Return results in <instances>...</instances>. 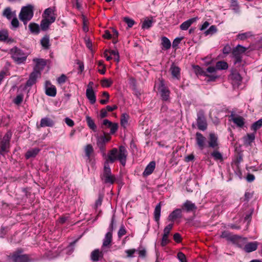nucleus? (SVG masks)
I'll list each match as a JSON object with an SVG mask.
<instances>
[{
  "label": "nucleus",
  "instance_id": "49530a36",
  "mask_svg": "<svg viewBox=\"0 0 262 262\" xmlns=\"http://www.w3.org/2000/svg\"><path fill=\"white\" fill-rule=\"evenodd\" d=\"M8 37V33L7 30H0V40H6Z\"/></svg>",
  "mask_w": 262,
  "mask_h": 262
},
{
  "label": "nucleus",
  "instance_id": "f257e3e1",
  "mask_svg": "<svg viewBox=\"0 0 262 262\" xmlns=\"http://www.w3.org/2000/svg\"><path fill=\"white\" fill-rule=\"evenodd\" d=\"M126 156L127 151L124 146H120L119 151L116 148H114L110 151L104 163L103 173L102 176V180L105 183L112 184L116 180V177L112 174L109 163H113L118 160L121 164L124 166L126 163Z\"/></svg>",
  "mask_w": 262,
  "mask_h": 262
},
{
  "label": "nucleus",
  "instance_id": "ddd939ff",
  "mask_svg": "<svg viewBox=\"0 0 262 262\" xmlns=\"http://www.w3.org/2000/svg\"><path fill=\"white\" fill-rule=\"evenodd\" d=\"M209 146L216 148L218 146L217 136L214 133H210L208 137Z\"/></svg>",
  "mask_w": 262,
  "mask_h": 262
},
{
  "label": "nucleus",
  "instance_id": "5fc2aeb1",
  "mask_svg": "<svg viewBox=\"0 0 262 262\" xmlns=\"http://www.w3.org/2000/svg\"><path fill=\"white\" fill-rule=\"evenodd\" d=\"M12 19V21H11V25L12 26V27L13 28H18L19 27V23L18 21V19L16 17V16H15V17H14Z\"/></svg>",
  "mask_w": 262,
  "mask_h": 262
},
{
  "label": "nucleus",
  "instance_id": "4468645a",
  "mask_svg": "<svg viewBox=\"0 0 262 262\" xmlns=\"http://www.w3.org/2000/svg\"><path fill=\"white\" fill-rule=\"evenodd\" d=\"M196 141L199 148L203 150L205 146L206 138L201 133H196Z\"/></svg>",
  "mask_w": 262,
  "mask_h": 262
},
{
  "label": "nucleus",
  "instance_id": "c03bdc74",
  "mask_svg": "<svg viewBox=\"0 0 262 262\" xmlns=\"http://www.w3.org/2000/svg\"><path fill=\"white\" fill-rule=\"evenodd\" d=\"M128 116L123 114L121 119V124L123 127H126L128 123Z\"/></svg>",
  "mask_w": 262,
  "mask_h": 262
},
{
  "label": "nucleus",
  "instance_id": "f8f14e48",
  "mask_svg": "<svg viewBox=\"0 0 262 262\" xmlns=\"http://www.w3.org/2000/svg\"><path fill=\"white\" fill-rule=\"evenodd\" d=\"M46 94L51 97H54L56 95V89L55 86L51 84L49 81L45 83Z\"/></svg>",
  "mask_w": 262,
  "mask_h": 262
},
{
  "label": "nucleus",
  "instance_id": "3c124183",
  "mask_svg": "<svg viewBox=\"0 0 262 262\" xmlns=\"http://www.w3.org/2000/svg\"><path fill=\"white\" fill-rule=\"evenodd\" d=\"M67 79V77L65 75L62 74L60 77H59L57 79V81L59 84L61 85V84L64 83L66 81Z\"/></svg>",
  "mask_w": 262,
  "mask_h": 262
},
{
  "label": "nucleus",
  "instance_id": "052dcab7",
  "mask_svg": "<svg viewBox=\"0 0 262 262\" xmlns=\"http://www.w3.org/2000/svg\"><path fill=\"white\" fill-rule=\"evenodd\" d=\"M23 99V96L22 95H18L15 98L14 102L15 104H18L22 102Z\"/></svg>",
  "mask_w": 262,
  "mask_h": 262
},
{
  "label": "nucleus",
  "instance_id": "0eeeda50",
  "mask_svg": "<svg viewBox=\"0 0 262 262\" xmlns=\"http://www.w3.org/2000/svg\"><path fill=\"white\" fill-rule=\"evenodd\" d=\"M35 66L33 71L39 72L41 73V71L44 69L46 66V61L43 59L34 58L33 60Z\"/></svg>",
  "mask_w": 262,
  "mask_h": 262
},
{
  "label": "nucleus",
  "instance_id": "bb28decb",
  "mask_svg": "<svg viewBox=\"0 0 262 262\" xmlns=\"http://www.w3.org/2000/svg\"><path fill=\"white\" fill-rule=\"evenodd\" d=\"M54 123L52 120L48 118H42L40 121V127L53 126Z\"/></svg>",
  "mask_w": 262,
  "mask_h": 262
},
{
  "label": "nucleus",
  "instance_id": "dca6fc26",
  "mask_svg": "<svg viewBox=\"0 0 262 262\" xmlns=\"http://www.w3.org/2000/svg\"><path fill=\"white\" fill-rule=\"evenodd\" d=\"M55 21L54 17H51L50 20L47 18H43L40 23V28L43 31L47 30L50 25Z\"/></svg>",
  "mask_w": 262,
  "mask_h": 262
},
{
  "label": "nucleus",
  "instance_id": "ea45409f",
  "mask_svg": "<svg viewBox=\"0 0 262 262\" xmlns=\"http://www.w3.org/2000/svg\"><path fill=\"white\" fill-rule=\"evenodd\" d=\"M252 36H253V34H252V32H248L239 34L237 36V38L241 40H245V39H246L247 38H250V37H251Z\"/></svg>",
  "mask_w": 262,
  "mask_h": 262
},
{
  "label": "nucleus",
  "instance_id": "0e129e2a",
  "mask_svg": "<svg viewBox=\"0 0 262 262\" xmlns=\"http://www.w3.org/2000/svg\"><path fill=\"white\" fill-rule=\"evenodd\" d=\"M65 122L69 126L72 127L74 125V121L70 119L69 118H65Z\"/></svg>",
  "mask_w": 262,
  "mask_h": 262
},
{
  "label": "nucleus",
  "instance_id": "2f4dec72",
  "mask_svg": "<svg viewBox=\"0 0 262 262\" xmlns=\"http://www.w3.org/2000/svg\"><path fill=\"white\" fill-rule=\"evenodd\" d=\"M215 68L216 70H226L228 69V64L225 61H220L216 62Z\"/></svg>",
  "mask_w": 262,
  "mask_h": 262
},
{
  "label": "nucleus",
  "instance_id": "72a5a7b5",
  "mask_svg": "<svg viewBox=\"0 0 262 262\" xmlns=\"http://www.w3.org/2000/svg\"><path fill=\"white\" fill-rule=\"evenodd\" d=\"M30 31L32 33L38 34L39 32V26L36 23H30L29 25Z\"/></svg>",
  "mask_w": 262,
  "mask_h": 262
},
{
  "label": "nucleus",
  "instance_id": "a878e982",
  "mask_svg": "<svg viewBox=\"0 0 262 262\" xmlns=\"http://www.w3.org/2000/svg\"><path fill=\"white\" fill-rule=\"evenodd\" d=\"M216 71V68L213 67H209L206 69V71H205V72H206V73L210 75L207 76L210 77L211 80H214L217 77V76L215 75Z\"/></svg>",
  "mask_w": 262,
  "mask_h": 262
},
{
  "label": "nucleus",
  "instance_id": "9b49d317",
  "mask_svg": "<svg viewBox=\"0 0 262 262\" xmlns=\"http://www.w3.org/2000/svg\"><path fill=\"white\" fill-rule=\"evenodd\" d=\"M102 125L105 128H110L111 134H114L118 129V125L117 123H113L107 119H104L103 121Z\"/></svg>",
  "mask_w": 262,
  "mask_h": 262
},
{
  "label": "nucleus",
  "instance_id": "de8ad7c7",
  "mask_svg": "<svg viewBox=\"0 0 262 262\" xmlns=\"http://www.w3.org/2000/svg\"><path fill=\"white\" fill-rule=\"evenodd\" d=\"M100 252L98 250H94L91 254V258L94 261H97L99 259V257L100 256Z\"/></svg>",
  "mask_w": 262,
  "mask_h": 262
},
{
  "label": "nucleus",
  "instance_id": "864d4df0",
  "mask_svg": "<svg viewBox=\"0 0 262 262\" xmlns=\"http://www.w3.org/2000/svg\"><path fill=\"white\" fill-rule=\"evenodd\" d=\"M173 227L172 224H170L166 226L164 229V235H169L170 230L172 229Z\"/></svg>",
  "mask_w": 262,
  "mask_h": 262
},
{
  "label": "nucleus",
  "instance_id": "8fccbe9b",
  "mask_svg": "<svg viewBox=\"0 0 262 262\" xmlns=\"http://www.w3.org/2000/svg\"><path fill=\"white\" fill-rule=\"evenodd\" d=\"M102 95H103V96L105 97L106 99L100 100V102L102 104H106L108 102V100H109V97H110L109 94L106 92H103L102 93Z\"/></svg>",
  "mask_w": 262,
  "mask_h": 262
},
{
  "label": "nucleus",
  "instance_id": "603ef678",
  "mask_svg": "<svg viewBox=\"0 0 262 262\" xmlns=\"http://www.w3.org/2000/svg\"><path fill=\"white\" fill-rule=\"evenodd\" d=\"M123 20L125 23L127 24L129 28L132 27L135 24V21L133 19L129 18L128 17H124L123 18Z\"/></svg>",
  "mask_w": 262,
  "mask_h": 262
},
{
  "label": "nucleus",
  "instance_id": "7c9ffc66",
  "mask_svg": "<svg viewBox=\"0 0 262 262\" xmlns=\"http://www.w3.org/2000/svg\"><path fill=\"white\" fill-rule=\"evenodd\" d=\"M161 215V205L159 203L158 204L155 209L154 211V217L155 221L159 223Z\"/></svg>",
  "mask_w": 262,
  "mask_h": 262
},
{
  "label": "nucleus",
  "instance_id": "09e8293b",
  "mask_svg": "<svg viewBox=\"0 0 262 262\" xmlns=\"http://www.w3.org/2000/svg\"><path fill=\"white\" fill-rule=\"evenodd\" d=\"M211 156L215 160H222L223 157L222 154L217 151H214L211 154Z\"/></svg>",
  "mask_w": 262,
  "mask_h": 262
},
{
  "label": "nucleus",
  "instance_id": "37998d69",
  "mask_svg": "<svg viewBox=\"0 0 262 262\" xmlns=\"http://www.w3.org/2000/svg\"><path fill=\"white\" fill-rule=\"evenodd\" d=\"M241 50H233V55H234L235 57V64L239 62L241 60V53L239 52Z\"/></svg>",
  "mask_w": 262,
  "mask_h": 262
},
{
  "label": "nucleus",
  "instance_id": "4be33fe9",
  "mask_svg": "<svg viewBox=\"0 0 262 262\" xmlns=\"http://www.w3.org/2000/svg\"><path fill=\"white\" fill-rule=\"evenodd\" d=\"M156 166V163L154 161L150 162L145 168L143 172V175L145 176L150 174L154 170Z\"/></svg>",
  "mask_w": 262,
  "mask_h": 262
},
{
  "label": "nucleus",
  "instance_id": "f3484780",
  "mask_svg": "<svg viewBox=\"0 0 262 262\" xmlns=\"http://www.w3.org/2000/svg\"><path fill=\"white\" fill-rule=\"evenodd\" d=\"M54 11L55 10L54 8H49L46 9L42 14V18H45L50 20L51 17H53L55 18V20L56 16L54 13Z\"/></svg>",
  "mask_w": 262,
  "mask_h": 262
},
{
  "label": "nucleus",
  "instance_id": "9d476101",
  "mask_svg": "<svg viewBox=\"0 0 262 262\" xmlns=\"http://www.w3.org/2000/svg\"><path fill=\"white\" fill-rule=\"evenodd\" d=\"M111 137L109 134H104V135L101 136L97 137V144L98 146L100 149H103L104 146V144L108 142L111 140Z\"/></svg>",
  "mask_w": 262,
  "mask_h": 262
},
{
  "label": "nucleus",
  "instance_id": "393cba45",
  "mask_svg": "<svg viewBox=\"0 0 262 262\" xmlns=\"http://www.w3.org/2000/svg\"><path fill=\"white\" fill-rule=\"evenodd\" d=\"M86 96L91 103L94 104L95 103L96 98L94 90H86Z\"/></svg>",
  "mask_w": 262,
  "mask_h": 262
},
{
  "label": "nucleus",
  "instance_id": "f03ea898",
  "mask_svg": "<svg viewBox=\"0 0 262 262\" xmlns=\"http://www.w3.org/2000/svg\"><path fill=\"white\" fill-rule=\"evenodd\" d=\"M34 7L31 5H28L23 7L19 14V18L25 25L30 21L33 16Z\"/></svg>",
  "mask_w": 262,
  "mask_h": 262
},
{
  "label": "nucleus",
  "instance_id": "c85d7f7f",
  "mask_svg": "<svg viewBox=\"0 0 262 262\" xmlns=\"http://www.w3.org/2000/svg\"><path fill=\"white\" fill-rule=\"evenodd\" d=\"M112 234L111 232H108L104 237L103 243L102 247L104 248L105 247L108 246L112 242Z\"/></svg>",
  "mask_w": 262,
  "mask_h": 262
},
{
  "label": "nucleus",
  "instance_id": "423d86ee",
  "mask_svg": "<svg viewBox=\"0 0 262 262\" xmlns=\"http://www.w3.org/2000/svg\"><path fill=\"white\" fill-rule=\"evenodd\" d=\"M10 259L13 262H29L30 258L27 255L21 254L20 252H17L14 253Z\"/></svg>",
  "mask_w": 262,
  "mask_h": 262
},
{
  "label": "nucleus",
  "instance_id": "e2e57ef3",
  "mask_svg": "<svg viewBox=\"0 0 262 262\" xmlns=\"http://www.w3.org/2000/svg\"><path fill=\"white\" fill-rule=\"evenodd\" d=\"M102 36L106 39H110L112 38V35L108 30H105Z\"/></svg>",
  "mask_w": 262,
  "mask_h": 262
},
{
  "label": "nucleus",
  "instance_id": "2eb2a0df",
  "mask_svg": "<svg viewBox=\"0 0 262 262\" xmlns=\"http://www.w3.org/2000/svg\"><path fill=\"white\" fill-rule=\"evenodd\" d=\"M231 120L239 127H242L244 125L245 122L244 119L238 115L235 114H232L230 116Z\"/></svg>",
  "mask_w": 262,
  "mask_h": 262
},
{
  "label": "nucleus",
  "instance_id": "cd10ccee",
  "mask_svg": "<svg viewBox=\"0 0 262 262\" xmlns=\"http://www.w3.org/2000/svg\"><path fill=\"white\" fill-rule=\"evenodd\" d=\"M171 75L173 78L179 79L180 76V70L179 67L172 65L170 68Z\"/></svg>",
  "mask_w": 262,
  "mask_h": 262
},
{
  "label": "nucleus",
  "instance_id": "1a4fd4ad",
  "mask_svg": "<svg viewBox=\"0 0 262 262\" xmlns=\"http://www.w3.org/2000/svg\"><path fill=\"white\" fill-rule=\"evenodd\" d=\"M41 73L36 71H33L30 75L28 80L26 83V86H31L34 84L37 80V79L40 77Z\"/></svg>",
  "mask_w": 262,
  "mask_h": 262
},
{
  "label": "nucleus",
  "instance_id": "473e14b6",
  "mask_svg": "<svg viewBox=\"0 0 262 262\" xmlns=\"http://www.w3.org/2000/svg\"><path fill=\"white\" fill-rule=\"evenodd\" d=\"M193 68L194 71L198 75L210 76L209 74L206 73V72H205V71L198 66H193Z\"/></svg>",
  "mask_w": 262,
  "mask_h": 262
},
{
  "label": "nucleus",
  "instance_id": "774afa93",
  "mask_svg": "<svg viewBox=\"0 0 262 262\" xmlns=\"http://www.w3.org/2000/svg\"><path fill=\"white\" fill-rule=\"evenodd\" d=\"M107 109L106 110H105V109H102L101 110L100 114V116L101 118H104L106 116H107Z\"/></svg>",
  "mask_w": 262,
  "mask_h": 262
},
{
  "label": "nucleus",
  "instance_id": "a19ab883",
  "mask_svg": "<svg viewBox=\"0 0 262 262\" xmlns=\"http://www.w3.org/2000/svg\"><path fill=\"white\" fill-rule=\"evenodd\" d=\"M183 207L187 211H192L195 209L194 204L188 201L184 204Z\"/></svg>",
  "mask_w": 262,
  "mask_h": 262
},
{
  "label": "nucleus",
  "instance_id": "7ed1b4c3",
  "mask_svg": "<svg viewBox=\"0 0 262 262\" xmlns=\"http://www.w3.org/2000/svg\"><path fill=\"white\" fill-rule=\"evenodd\" d=\"M155 89H157L160 93L162 99L164 100H167L169 98V91L165 86L164 81L162 79H159V81L156 83Z\"/></svg>",
  "mask_w": 262,
  "mask_h": 262
},
{
  "label": "nucleus",
  "instance_id": "6e6552de",
  "mask_svg": "<svg viewBox=\"0 0 262 262\" xmlns=\"http://www.w3.org/2000/svg\"><path fill=\"white\" fill-rule=\"evenodd\" d=\"M104 56L107 60L114 59L115 60L119 62V56L118 50H105Z\"/></svg>",
  "mask_w": 262,
  "mask_h": 262
},
{
  "label": "nucleus",
  "instance_id": "4d7b16f0",
  "mask_svg": "<svg viewBox=\"0 0 262 262\" xmlns=\"http://www.w3.org/2000/svg\"><path fill=\"white\" fill-rule=\"evenodd\" d=\"M177 257L181 262H186V256L183 253L179 252Z\"/></svg>",
  "mask_w": 262,
  "mask_h": 262
},
{
  "label": "nucleus",
  "instance_id": "e433bc0d",
  "mask_svg": "<svg viewBox=\"0 0 262 262\" xmlns=\"http://www.w3.org/2000/svg\"><path fill=\"white\" fill-rule=\"evenodd\" d=\"M40 43L42 47L45 48H49L50 47V40L49 36H44L41 39Z\"/></svg>",
  "mask_w": 262,
  "mask_h": 262
},
{
  "label": "nucleus",
  "instance_id": "4c0bfd02",
  "mask_svg": "<svg viewBox=\"0 0 262 262\" xmlns=\"http://www.w3.org/2000/svg\"><path fill=\"white\" fill-rule=\"evenodd\" d=\"M113 83V81L111 79L104 78L101 80V84L103 88H108Z\"/></svg>",
  "mask_w": 262,
  "mask_h": 262
},
{
  "label": "nucleus",
  "instance_id": "58836bf2",
  "mask_svg": "<svg viewBox=\"0 0 262 262\" xmlns=\"http://www.w3.org/2000/svg\"><path fill=\"white\" fill-rule=\"evenodd\" d=\"M86 121L89 127L93 130H95L96 126L93 119L90 116H86Z\"/></svg>",
  "mask_w": 262,
  "mask_h": 262
},
{
  "label": "nucleus",
  "instance_id": "412c9836",
  "mask_svg": "<svg viewBox=\"0 0 262 262\" xmlns=\"http://www.w3.org/2000/svg\"><path fill=\"white\" fill-rule=\"evenodd\" d=\"M3 15L10 20L16 16V12L12 11L10 7H7L3 11Z\"/></svg>",
  "mask_w": 262,
  "mask_h": 262
},
{
  "label": "nucleus",
  "instance_id": "20e7f679",
  "mask_svg": "<svg viewBox=\"0 0 262 262\" xmlns=\"http://www.w3.org/2000/svg\"><path fill=\"white\" fill-rule=\"evenodd\" d=\"M11 54L12 58L17 63L24 62L27 58L28 55L25 53L23 50H11Z\"/></svg>",
  "mask_w": 262,
  "mask_h": 262
},
{
  "label": "nucleus",
  "instance_id": "bf43d9fd",
  "mask_svg": "<svg viewBox=\"0 0 262 262\" xmlns=\"http://www.w3.org/2000/svg\"><path fill=\"white\" fill-rule=\"evenodd\" d=\"M169 241L168 236L163 234L161 242V245L162 246H165L169 243Z\"/></svg>",
  "mask_w": 262,
  "mask_h": 262
},
{
  "label": "nucleus",
  "instance_id": "680f3d73",
  "mask_svg": "<svg viewBox=\"0 0 262 262\" xmlns=\"http://www.w3.org/2000/svg\"><path fill=\"white\" fill-rule=\"evenodd\" d=\"M137 251L135 249L127 250L125 251V253L127 255V257H130L133 256V254Z\"/></svg>",
  "mask_w": 262,
  "mask_h": 262
},
{
  "label": "nucleus",
  "instance_id": "a18cd8bd",
  "mask_svg": "<svg viewBox=\"0 0 262 262\" xmlns=\"http://www.w3.org/2000/svg\"><path fill=\"white\" fill-rule=\"evenodd\" d=\"M217 31V29H216V27L214 26V25H212L210 27V28L207 30H206L205 32V35H212L213 34L216 33Z\"/></svg>",
  "mask_w": 262,
  "mask_h": 262
},
{
  "label": "nucleus",
  "instance_id": "c756f323",
  "mask_svg": "<svg viewBox=\"0 0 262 262\" xmlns=\"http://www.w3.org/2000/svg\"><path fill=\"white\" fill-rule=\"evenodd\" d=\"M40 149L38 148H35L29 150L26 154V157L27 159H29L32 157H35L39 152Z\"/></svg>",
  "mask_w": 262,
  "mask_h": 262
},
{
  "label": "nucleus",
  "instance_id": "6ab92c4d",
  "mask_svg": "<svg viewBox=\"0 0 262 262\" xmlns=\"http://www.w3.org/2000/svg\"><path fill=\"white\" fill-rule=\"evenodd\" d=\"M197 126L199 129L205 130L207 128L206 119L203 116H198L197 119Z\"/></svg>",
  "mask_w": 262,
  "mask_h": 262
},
{
  "label": "nucleus",
  "instance_id": "13d9d810",
  "mask_svg": "<svg viewBox=\"0 0 262 262\" xmlns=\"http://www.w3.org/2000/svg\"><path fill=\"white\" fill-rule=\"evenodd\" d=\"M183 37H178L174 39L172 42V47L173 48H177L178 45L180 43L181 41L182 40Z\"/></svg>",
  "mask_w": 262,
  "mask_h": 262
},
{
  "label": "nucleus",
  "instance_id": "6e6d98bb",
  "mask_svg": "<svg viewBox=\"0 0 262 262\" xmlns=\"http://www.w3.org/2000/svg\"><path fill=\"white\" fill-rule=\"evenodd\" d=\"M255 139V136L253 134H248L247 136L245 138V141L246 143L250 144Z\"/></svg>",
  "mask_w": 262,
  "mask_h": 262
},
{
  "label": "nucleus",
  "instance_id": "338daca9",
  "mask_svg": "<svg viewBox=\"0 0 262 262\" xmlns=\"http://www.w3.org/2000/svg\"><path fill=\"white\" fill-rule=\"evenodd\" d=\"M126 233L125 230L123 227H121L120 228L118 234L119 237H121L124 235Z\"/></svg>",
  "mask_w": 262,
  "mask_h": 262
},
{
  "label": "nucleus",
  "instance_id": "5701e85b",
  "mask_svg": "<svg viewBox=\"0 0 262 262\" xmlns=\"http://www.w3.org/2000/svg\"><path fill=\"white\" fill-rule=\"evenodd\" d=\"M257 245L256 242L248 243L245 246L244 249L247 252H251L257 249Z\"/></svg>",
  "mask_w": 262,
  "mask_h": 262
},
{
  "label": "nucleus",
  "instance_id": "c9c22d12",
  "mask_svg": "<svg viewBox=\"0 0 262 262\" xmlns=\"http://www.w3.org/2000/svg\"><path fill=\"white\" fill-rule=\"evenodd\" d=\"M161 44L163 48L168 49L171 47V42L170 40L166 37H162L161 39Z\"/></svg>",
  "mask_w": 262,
  "mask_h": 262
},
{
  "label": "nucleus",
  "instance_id": "39448f33",
  "mask_svg": "<svg viewBox=\"0 0 262 262\" xmlns=\"http://www.w3.org/2000/svg\"><path fill=\"white\" fill-rule=\"evenodd\" d=\"M11 135V133L7 132L0 141V153L1 154H3L4 152L7 151V149L9 147V140Z\"/></svg>",
  "mask_w": 262,
  "mask_h": 262
},
{
  "label": "nucleus",
  "instance_id": "aec40b11",
  "mask_svg": "<svg viewBox=\"0 0 262 262\" xmlns=\"http://www.w3.org/2000/svg\"><path fill=\"white\" fill-rule=\"evenodd\" d=\"M198 19L197 17L191 18L183 22L180 26L182 30H187L189 27Z\"/></svg>",
  "mask_w": 262,
  "mask_h": 262
},
{
  "label": "nucleus",
  "instance_id": "b1692460",
  "mask_svg": "<svg viewBox=\"0 0 262 262\" xmlns=\"http://www.w3.org/2000/svg\"><path fill=\"white\" fill-rule=\"evenodd\" d=\"M154 22L152 17H146L144 18L142 24V28L143 29H148L152 26Z\"/></svg>",
  "mask_w": 262,
  "mask_h": 262
},
{
  "label": "nucleus",
  "instance_id": "69168bd1",
  "mask_svg": "<svg viewBox=\"0 0 262 262\" xmlns=\"http://www.w3.org/2000/svg\"><path fill=\"white\" fill-rule=\"evenodd\" d=\"M138 252L139 255L141 257H144L145 255L146 254V251L144 249H139V250H136Z\"/></svg>",
  "mask_w": 262,
  "mask_h": 262
},
{
  "label": "nucleus",
  "instance_id": "79ce46f5",
  "mask_svg": "<svg viewBox=\"0 0 262 262\" xmlns=\"http://www.w3.org/2000/svg\"><path fill=\"white\" fill-rule=\"evenodd\" d=\"M262 126V119H259L255 122L251 126V129L254 131H256Z\"/></svg>",
  "mask_w": 262,
  "mask_h": 262
},
{
  "label": "nucleus",
  "instance_id": "f704fd0d",
  "mask_svg": "<svg viewBox=\"0 0 262 262\" xmlns=\"http://www.w3.org/2000/svg\"><path fill=\"white\" fill-rule=\"evenodd\" d=\"M94 151V149L92 145L88 144L84 147V152L86 156L90 158L91 155Z\"/></svg>",
  "mask_w": 262,
  "mask_h": 262
},
{
  "label": "nucleus",
  "instance_id": "a211bd4d",
  "mask_svg": "<svg viewBox=\"0 0 262 262\" xmlns=\"http://www.w3.org/2000/svg\"><path fill=\"white\" fill-rule=\"evenodd\" d=\"M181 210L177 209L173 210L168 216V220L169 221L173 222L176 220L181 217Z\"/></svg>",
  "mask_w": 262,
  "mask_h": 262
}]
</instances>
